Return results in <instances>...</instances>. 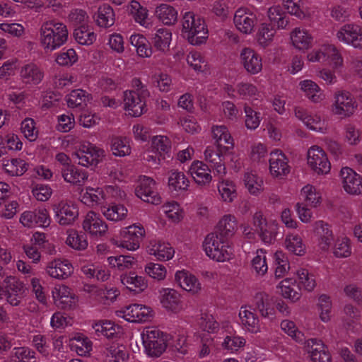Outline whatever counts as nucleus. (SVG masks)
<instances>
[{
    "label": "nucleus",
    "instance_id": "nucleus-2",
    "mask_svg": "<svg viewBox=\"0 0 362 362\" xmlns=\"http://www.w3.org/2000/svg\"><path fill=\"white\" fill-rule=\"evenodd\" d=\"M182 35L193 45L204 43L208 38V30L204 19L193 12H186L182 20Z\"/></svg>",
    "mask_w": 362,
    "mask_h": 362
},
{
    "label": "nucleus",
    "instance_id": "nucleus-56",
    "mask_svg": "<svg viewBox=\"0 0 362 362\" xmlns=\"http://www.w3.org/2000/svg\"><path fill=\"white\" fill-rule=\"evenodd\" d=\"M275 33V28L270 24L262 23L257 35L258 42L264 47L267 46L272 40Z\"/></svg>",
    "mask_w": 362,
    "mask_h": 362
},
{
    "label": "nucleus",
    "instance_id": "nucleus-1",
    "mask_svg": "<svg viewBox=\"0 0 362 362\" xmlns=\"http://www.w3.org/2000/svg\"><path fill=\"white\" fill-rule=\"evenodd\" d=\"M40 43L46 52L63 45L68 39V30L64 23L56 20L45 22L40 28Z\"/></svg>",
    "mask_w": 362,
    "mask_h": 362
},
{
    "label": "nucleus",
    "instance_id": "nucleus-44",
    "mask_svg": "<svg viewBox=\"0 0 362 362\" xmlns=\"http://www.w3.org/2000/svg\"><path fill=\"white\" fill-rule=\"evenodd\" d=\"M110 148L112 153L117 156H124L131 152L129 142L126 137L115 136L112 138Z\"/></svg>",
    "mask_w": 362,
    "mask_h": 362
},
{
    "label": "nucleus",
    "instance_id": "nucleus-37",
    "mask_svg": "<svg viewBox=\"0 0 362 362\" xmlns=\"http://www.w3.org/2000/svg\"><path fill=\"white\" fill-rule=\"evenodd\" d=\"M73 35L75 40L82 45H90L96 40V34L88 25L76 27Z\"/></svg>",
    "mask_w": 362,
    "mask_h": 362
},
{
    "label": "nucleus",
    "instance_id": "nucleus-48",
    "mask_svg": "<svg viewBox=\"0 0 362 362\" xmlns=\"http://www.w3.org/2000/svg\"><path fill=\"white\" fill-rule=\"evenodd\" d=\"M233 255V250L228 245V243L214 247L211 254H208L207 256L211 259L217 262H225L230 259Z\"/></svg>",
    "mask_w": 362,
    "mask_h": 362
},
{
    "label": "nucleus",
    "instance_id": "nucleus-38",
    "mask_svg": "<svg viewBox=\"0 0 362 362\" xmlns=\"http://www.w3.org/2000/svg\"><path fill=\"white\" fill-rule=\"evenodd\" d=\"M156 15L165 25H173L177 20V12L171 6L162 4L156 8Z\"/></svg>",
    "mask_w": 362,
    "mask_h": 362
},
{
    "label": "nucleus",
    "instance_id": "nucleus-60",
    "mask_svg": "<svg viewBox=\"0 0 362 362\" xmlns=\"http://www.w3.org/2000/svg\"><path fill=\"white\" fill-rule=\"evenodd\" d=\"M105 354L113 358V362H125L128 357L126 349L122 345L112 344L106 349Z\"/></svg>",
    "mask_w": 362,
    "mask_h": 362
},
{
    "label": "nucleus",
    "instance_id": "nucleus-30",
    "mask_svg": "<svg viewBox=\"0 0 362 362\" xmlns=\"http://www.w3.org/2000/svg\"><path fill=\"white\" fill-rule=\"evenodd\" d=\"M152 148L158 154V160L171 158V141L165 136H155L152 138Z\"/></svg>",
    "mask_w": 362,
    "mask_h": 362
},
{
    "label": "nucleus",
    "instance_id": "nucleus-51",
    "mask_svg": "<svg viewBox=\"0 0 362 362\" xmlns=\"http://www.w3.org/2000/svg\"><path fill=\"white\" fill-rule=\"evenodd\" d=\"M245 187L250 194L257 195L262 190L263 180L256 174L247 173L244 175Z\"/></svg>",
    "mask_w": 362,
    "mask_h": 362
},
{
    "label": "nucleus",
    "instance_id": "nucleus-39",
    "mask_svg": "<svg viewBox=\"0 0 362 362\" xmlns=\"http://www.w3.org/2000/svg\"><path fill=\"white\" fill-rule=\"evenodd\" d=\"M71 350L79 356H86L92 350V342L83 334L74 337L70 340Z\"/></svg>",
    "mask_w": 362,
    "mask_h": 362
},
{
    "label": "nucleus",
    "instance_id": "nucleus-42",
    "mask_svg": "<svg viewBox=\"0 0 362 362\" xmlns=\"http://www.w3.org/2000/svg\"><path fill=\"white\" fill-rule=\"evenodd\" d=\"M103 214L107 219L117 221L123 219L127 214V209L122 204H111L104 206L101 209Z\"/></svg>",
    "mask_w": 362,
    "mask_h": 362
},
{
    "label": "nucleus",
    "instance_id": "nucleus-28",
    "mask_svg": "<svg viewBox=\"0 0 362 362\" xmlns=\"http://www.w3.org/2000/svg\"><path fill=\"white\" fill-rule=\"evenodd\" d=\"M315 230L320 248L323 250H328L334 239L329 226L323 221H318L315 223Z\"/></svg>",
    "mask_w": 362,
    "mask_h": 362
},
{
    "label": "nucleus",
    "instance_id": "nucleus-24",
    "mask_svg": "<svg viewBox=\"0 0 362 362\" xmlns=\"http://www.w3.org/2000/svg\"><path fill=\"white\" fill-rule=\"evenodd\" d=\"M273 299L266 293H257L254 298L255 310L263 317H270L274 315Z\"/></svg>",
    "mask_w": 362,
    "mask_h": 362
},
{
    "label": "nucleus",
    "instance_id": "nucleus-34",
    "mask_svg": "<svg viewBox=\"0 0 362 362\" xmlns=\"http://www.w3.org/2000/svg\"><path fill=\"white\" fill-rule=\"evenodd\" d=\"M268 17L270 25L274 28L286 29L289 26V17L282 11L279 6H274L269 9Z\"/></svg>",
    "mask_w": 362,
    "mask_h": 362
},
{
    "label": "nucleus",
    "instance_id": "nucleus-64",
    "mask_svg": "<svg viewBox=\"0 0 362 362\" xmlns=\"http://www.w3.org/2000/svg\"><path fill=\"white\" fill-rule=\"evenodd\" d=\"M187 64L196 71L203 72L207 63L199 52H191L187 57Z\"/></svg>",
    "mask_w": 362,
    "mask_h": 362
},
{
    "label": "nucleus",
    "instance_id": "nucleus-15",
    "mask_svg": "<svg viewBox=\"0 0 362 362\" xmlns=\"http://www.w3.org/2000/svg\"><path fill=\"white\" fill-rule=\"evenodd\" d=\"M240 59L241 64L247 73L257 74L262 71V57L252 49L248 47L243 49Z\"/></svg>",
    "mask_w": 362,
    "mask_h": 362
},
{
    "label": "nucleus",
    "instance_id": "nucleus-23",
    "mask_svg": "<svg viewBox=\"0 0 362 362\" xmlns=\"http://www.w3.org/2000/svg\"><path fill=\"white\" fill-rule=\"evenodd\" d=\"M147 251L151 255L155 256L161 261L169 260L174 256L175 250L168 243L160 240H151L147 247Z\"/></svg>",
    "mask_w": 362,
    "mask_h": 362
},
{
    "label": "nucleus",
    "instance_id": "nucleus-3",
    "mask_svg": "<svg viewBox=\"0 0 362 362\" xmlns=\"http://www.w3.org/2000/svg\"><path fill=\"white\" fill-rule=\"evenodd\" d=\"M72 156L78 163L85 167H95L105 156V151L90 142H83L76 147Z\"/></svg>",
    "mask_w": 362,
    "mask_h": 362
},
{
    "label": "nucleus",
    "instance_id": "nucleus-61",
    "mask_svg": "<svg viewBox=\"0 0 362 362\" xmlns=\"http://www.w3.org/2000/svg\"><path fill=\"white\" fill-rule=\"evenodd\" d=\"M13 357L16 362H34L32 360L35 359V352L28 347H16L13 350Z\"/></svg>",
    "mask_w": 362,
    "mask_h": 362
},
{
    "label": "nucleus",
    "instance_id": "nucleus-11",
    "mask_svg": "<svg viewBox=\"0 0 362 362\" xmlns=\"http://www.w3.org/2000/svg\"><path fill=\"white\" fill-rule=\"evenodd\" d=\"M342 187L344 191L350 195L362 194V176L350 168H343L340 171Z\"/></svg>",
    "mask_w": 362,
    "mask_h": 362
},
{
    "label": "nucleus",
    "instance_id": "nucleus-41",
    "mask_svg": "<svg viewBox=\"0 0 362 362\" xmlns=\"http://www.w3.org/2000/svg\"><path fill=\"white\" fill-rule=\"evenodd\" d=\"M242 324L247 329L252 332H256L259 329V320L256 315L246 307H241L239 313Z\"/></svg>",
    "mask_w": 362,
    "mask_h": 362
},
{
    "label": "nucleus",
    "instance_id": "nucleus-46",
    "mask_svg": "<svg viewBox=\"0 0 362 362\" xmlns=\"http://www.w3.org/2000/svg\"><path fill=\"white\" fill-rule=\"evenodd\" d=\"M300 196L305 205L316 207L320 202V195L313 185H307L301 189Z\"/></svg>",
    "mask_w": 362,
    "mask_h": 362
},
{
    "label": "nucleus",
    "instance_id": "nucleus-62",
    "mask_svg": "<svg viewBox=\"0 0 362 362\" xmlns=\"http://www.w3.org/2000/svg\"><path fill=\"white\" fill-rule=\"evenodd\" d=\"M4 293H24L23 284L16 276H8L3 281Z\"/></svg>",
    "mask_w": 362,
    "mask_h": 362
},
{
    "label": "nucleus",
    "instance_id": "nucleus-26",
    "mask_svg": "<svg viewBox=\"0 0 362 362\" xmlns=\"http://www.w3.org/2000/svg\"><path fill=\"white\" fill-rule=\"evenodd\" d=\"M175 279L181 288L193 294L197 293L201 290V284L198 279L187 272H177Z\"/></svg>",
    "mask_w": 362,
    "mask_h": 362
},
{
    "label": "nucleus",
    "instance_id": "nucleus-33",
    "mask_svg": "<svg viewBox=\"0 0 362 362\" xmlns=\"http://www.w3.org/2000/svg\"><path fill=\"white\" fill-rule=\"evenodd\" d=\"M291 39L295 47L298 49H308L313 42V37L305 29L296 28L291 33Z\"/></svg>",
    "mask_w": 362,
    "mask_h": 362
},
{
    "label": "nucleus",
    "instance_id": "nucleus-63",
    "mask_svg": "<svg viewBox=\"0 0 362 362\" xmlns=\"http://www.w3.org/2000/svg\"><path fill=\"white\" fill-rule=\"evenodd\" d=\"M244 111L245 113V126L249 129H257L260 124V112L255 111L247 105H244Z\"/></svg>",
    "mask_w": 362,
    "mask_h": 362
},
{
    "label": "nucleus",
    "instance_id": "nucleus-17",
    "mask_svg": "<svg viewBox=\"0 0 362 362\" xmlns=\"http://www.w3.org/2000/svg\"><path fill=\"white\" fill-rule=\"evenodd\" d=\"M226 152L216 146H208L204 151L205 160L210 163L214 173L218 176L226 174V167L223 163V154Z\"/></svg>",
    "mask_w": 362,
    "mask_h": 362
},
{
    "label": "nucleus",
    "instance_id": "nucleus-36",
    "mask_svg": "<svg viewBox=\"0 0 362 362\" xmlns=\"http://www.w3.org/2000/svg\"><path fill=\"white\" fill-rule=\"evenodd\" d=\"M96 22L98 26L107 28L114 25L115 14L112 8L108 4H103L98 8Z\"/></svg>",
    "mask_w": 362,
    "mask_h": 362
},
{
    "label": "nucleus",
    "instance_id": "nucleus-21",
    "mask_svg": "<svg viewBox=\"0 0 362 362\" xmlns=\"http://www.w3.org/2000/svg\"><path fill=\"white\" fill-rule=\"evenodd\" d=\"M211 168L202 161L197 160L192 163L189 171L198 185H208L212 180Z\"/></svg>",
    "mask_w": 362,
    "mask_h": 362
},
{
    "label": "nucleus",
    "instance_id": "nucleus-20",
    "mask_svg": "<svg viewBox=\"0 0 362 362\" xmlns=\"http://www.w3.org/2000/svg\"><path fill=\"white\" fill-rule=\"evenodd\" d=\"M74 272V267L67 259H54L47 266V272L52 278L65 279Z\"/></svg>",
    "mask_w": 362,
    "mask_h": 362
},
{
    "label": "nucleus",
    "instance_id": "nucleus-9",
    "mask_svg": "<svg viewBox=\"0 0 362 362\" xmlns=\"http://www.w3.org/2000/svg\"><path fill=\"white\" fill-rule=\"evenodd\" d=\"M120 246L128 250H136L145 235V230L141 225L133 224L123 228L120 233Z\"/></svg>",
    "mask_w": 362,
    "mask_h": 362
},
{
    "label": "nucleus",
    "instance_id": "nucleus-29",
    "mask_svg": "<svg viewBox=\"0 0 362 362\" xmlns=\"http://www.w3.org/2000/svg\"><path fill=\"white\" fill-rule=\"evenodd\" d=\"M160 293V303L163 308L175 313L181 309L180 296L175 290L163 288Z\"/></svg>",
    "mask_w": 362,
    "mask_h": 362
},
{
    "label": "nucleus",
    "instance_id": "nucleus-53",
    "mask_svg": "<svg viewBox=\"0 0 362 362\" xmlns=\"http://www.w3.org/2000/svg\"><path fill=\"white\" fill-rule=\"evenodd\" d=\"M93 328L98 337L104 336L107 339H112L117 334L115 326L110 321H101L95 323Z\"/></svg>",
    "mask_w": 362,
    "mask_h": 362
},
{
    "label": "nucleus",
    "instance_id": "nucleus-25",
    "mask_svg": "<svg viewBox=\"0 0 362 362\" xmlns=\"http://www.w3.org/2000/svg\"><path fill=\"white\" fill-rule=\"evenodd\" d=\"M237 230V222L235 216L226 215L219 221L216 230L214 232L219 235L222 240H228L232 238Z\"/></svg>",
    "mask_w": 362,
    "mask_h": 362
},
{
    "label": "nucleus",
    "instance_id": "nucleus-13",
    "mask_svg": "<svg viewBox=\"0 0 362 362\" xmlns=\"http://www.w3.org/2000/svg\"><path fill=\"white\" fill-rule=\"evenodd\" d=\"M56 221L62 226L73 223L78 216L76 206L71 203L61 202L53 206Z\"/></svg>",
    "mask_w": 362,
    "mask_h": 362
},
{
    "label": "nucleus",
    "instance_id": "nucleus-16",
    "mask_svg": "<svg viewBox=\"0 0 362 362\" xmlns=\"http://www.w3.org/2000/svg\"><path fill=\"white\" fill-rule=\"evenodd\" d=\"M122 312L127 321L134 322L148 321L153 315V311L151 308L140 304L129 305Z\"/></svg>",
    "mask_w": 362,
    "mask_h": 362
},
{
    "label": "nucleus",
    "instance_id": "nucleus-12",
    "mask_svg": "<svg viewBox=\"0 0 362 362\" xmlns=\"http://www.w3.org/2000/svg\"><path fill=\"white\" fill-rule=\"evenodd\" d=\"M83 228L85 232L88 233L93 237H101L107 232V225L94 211H89L85 216L83 221Z\"/></svg>",
    "mask_w": 362,
    "mask_h": 362
},
{
    "label": "nucleus",
    "instance_id": "nucleus-18",
    "mask_svg": "<svg viewBox=\"0 0 362 362\" xmlns=\"http://www.w3.org/2000/svg\"><path fill=\"white\" fill-rule=\"evenodd\" d=\"M305 349L310 354L313 362H331V356L321 340L317 339L306 340Z\"/></svg>",
    "mask_w": 362,
    "mask_h": 362
},
{
    "label": "nucleus",
    "instance_id": "nucleus-40",
    "mask_svg": "<svg viewBox=\"0 0 362 362\" xmlns=\"http://www.w3.org/2000/svg\"><path fill=\"white\" fill-rule=\"evenodd\" d=\"M189 180L182 172L174 170L170 173L168 186L170 189L175 191L187 190L189 187Z\"/></svg>",
    "mask_w": 362,
    "mask_h": 362
},
{
    "label": "nucleus",
    "instance_id": "nucleus-59",
    "mask_svg": "<svg viewBox=\"0 0 362 362\" xmlns=\"http://www.w3.org/2000/svg\"><path fill=\"white\" fill-rule=\"evenodd\" d=\"M218 192L223 201L231 202L236 197V189L233 182L223 181L218 185Z\"/></svg>",
    "mask_w": 362,
    "mask_h": 362
},
{
    "label": "nucleus",
    "instance_id": "nucleus-43",
    "mask_svg": "<svg viewBox=\"0 0 362 362\" xmlns=\"http://www.w3.org/2000/svg\"><path fill=\"white\" fill-rule=\"evenodd\" d=\"M286 249L296 255L302 256L305 253V246L302 238L297 234H291L285 240Z\"/></svg>",
    "mask_w": 362,
    "mask_h": 362
},
{
    "label": "nucleus",
    "instance_id": "nucleus-54",
    "mask_svg": "<svg viewBox=\"0 0 362 362\" xmlns=\"http://www.w3.org/2000/svg\"><path fill=\"white\" fill-rule=\"evenodd\" d=\"M107 262L112 267H117L119 270L132 268L136 262L134 257L129 255L109 257Z\"/></svg>",
    "mask_w": 362,
    "mask_h": 362
},
{
    "label": "nucleus",
    "instance_id": "nucleus-55",
    "mask_svg": "<svg viewBox=\"0 0 362 362\" xmlns=\"http://www.w3.org/2000/svg\"><path fill=\"white\" fill-rule=\"evenodd\" d=\"M88 94L81 89L73 90L67 98V104L70 107H83L88 99Z\"/></svg>",
    "mask_w": 362,
    "mask_h": 362
},
{
    "label": "nucleus",
    "instance_id": "nucleus-10",
    "mask_svg": "<svg viewBox=\"0 0 362 362\" xmlns=\"http://www.w3.org/2000/svg\"><path fill=\"white\" fill-rule=\"evenodd\" d=\"M308 163L317 174H327L330 171L331 164L324 150L319 146H312L308 152Z\"/></svg>",
    "mask_w": 362,
    "mask_h": 362
},
{
    "label": "nucleus",
    "instance_id": "nucleus-47",
    "mask_svg": "<svg viewBox=\"0 0 362 362\" xmlns=\"http://www.w3.org/2000/svg\"><path fill=\"white\" fill-rule=\"evenodd\" d=\"M298 288H304L305 291H311L316 286L315 276L305 269H300L297 271Z\"/></svg>",
    "mask_w": 362,
    "mask_h": 362
},
{
    "label": "nucleus",
    "instance_id": "nucleus-45",
    "mask_svg": "<svg viewBox=\"0 0 362 362\" xmlns=\"http://www.w3.org/2000/svg\"><path fill=\"white\" fill-rule=\"evenodd\" d=\"M30 244L49 255L55 252L54 246L47 240L46 235L43 233H35L30 240Z\"/></svg>",
    "mask_w": 362,
    "mask_h": 362
},
{
    "label": "nucleus",
    "instance_id": "nucleus-57",
    "mask_svg": "<svg viewBox=\"0 0 362 362\" xmlns=\"http://www.w3.org/2000/svg\"><path fill=\"white\" fill-rule=\"evenodd\" d=\"M301 89L305 92L306 96L312 101L316 103L320 100V88L313 81L305 80L300 83Z\"/></svg>",
    "mask_w": 362,
    "mask_h": 362
},
{
    "label": "nucleus",
    "instance_id": "nucleus-6",
    "mask_svg": "<svg viewBox=\"0 0 362 362\" xmlns=\"http://www.w3.org/2000/svg\"><path fill=\"white\" fill-rule=\"evenodd\" d=\"M135 194L145 202L154 205L160 203V197L156 190V182L150 177L144 175L139 177Z\"/></svg>",
    "mask_w": 362,
    "mask_h": 362
},
{
    "label": "nucleus",
    "instance_id": "nucleus-22",
    "mask_svg": "<svg viewBox=\"0 0 362 362\" xmlns=\"http://www.w3.org/2000/svg\"><path fill=\"white\" fill-rule=\"evenodd\" d=\"M20 77L25 84L37 85L42 81L44 72L35 64L29 63L21 67Z\"/></svg>",
    "mask_w": 362,
    "mask_h": 362
},
{
    "label": "nucleus",
    "instance_id": "nucleus-4",
    "mask_svg": "<svg viewBox=\"0 0 362 362\" xmlns=\"http://www.w3.org/2000/svg\"><path fill=\"white\" fill-rule=\"evenodd\" d=\"M145 351L150 356H160L166 349V335L156 327H148L141 334Z\"/></svg>",
    "mask_w": 362,
    "mask_h": 362
},
{
    "label": "nucleus",
    "instance_id": "nucleus-14",
    "mask_svg": "<svg viewBox=\"0 0 362 362\" xmlns=\"http://www.w3.org/2000/svg\"><path fill=\"white\" fill-rule=\"evenodd\" d=\"M147 97H141L136 91L124 92V108L129 114L134 117H139L146 111V99Z\"/></svg>",
    "mask_w": 362,
    "mask_h": 362
},
{
    "label": "nucleus",
    "instance_id": "nucleus-8",
    "mask_svg": "<svg viewBox=\"0 0 362 362\" xmlns=\"http://www.w3.org/2000/svg\"><path fill=\"white\" fill-rule=\"evenodd\" d=\"M233 23L239 31L250 34L258 23L257 13L249 8L240 7L235 12Z\"/></svg>",
    "mask_w": 362,
    "mask_h": 362
},
{
    "label": "nucleus",
    "instance_id": "nucleus-52",
    "mask_svg": "<svg viewBox=\"0 0 362 362\" xmlns=\"http://www.w3.org/2000/svg\"><path fill=\"white\" fill-rule=\"evenodd\" d=\"M104 199V193L100 188L86 189V192L81 195V202L86 205L94 206L99 204Z\"/></svg>",
    "mask_w": 362,
    "mask_h": 362
},
{
    "label": "nucleus",
    "instance_id": "nucleus-31",
    "mask_svg": "<svg viewBox=\"0 0 362 362\" xmlns=\"http://www.w3.org/2000/svg\"><path fill=\"white\" fill-rule=\"evenodd\" d=\"M172 33L167 28H159L150 35L151 44L159 51L165 52L168 49Z\"/></svg>",
    "mask_w": 362,
    "mask_h": 362
},
{
    "label": "nucleus",
    "instance_id": "nucleus-50",
    "mask_svg": "<svg viewBox=\"0 0 362 362\" xmlns=\"http://www.w3.org/2000/svg\"><path fill=\"white\" fill-rule=\"evenodd\" d=\"M278 228V224L269 221L266 226L262 228V230H259L257 233L262 242L266 244H272L276 239Z\"/></svg>",
    "mask_w": 362,
    "mask_h": 362
},
{
    "label": "nucleus",
    "instance_id": "nucleus-49",
    "mask_svg": "<svg viewBox=\"0 0 362 362\" xmlns=\"http://www.w3.org/2000/svg\"><path fill=\"white\" fill-rule=\"evenodd\" d=\"M67 245L78 250H85L88 246L87 237L83 232L71 231L66 240Z\"/></svg>",
    "mask_w": 362,
    "mask_h": 362
},
{
    "label": "nucleus",
    "instance_id": "nucleus-58",
    "mask_svg": "<svg viewBox=\"0 0 362 362\" xmlns=\"http://www.w3.org/2000/svg\"><path fill=\"white\" fill-rule=\"evenodd\" d=\"M252 267L256 274L259 276H264L267 273L268 266L267 264L264 251L262 249L257 251V255L252 261Z\"/></svg>",
    "mask_w": 362,
    "mask_h": 362
},
{
    "label": "nucleus",
    "instance_id": "nucleus-19",
    "mask_svg": "<svg viewBox=\"0 0 362 362\" xmlns=\"http://www.w3.org/2000/svg\"><path fill=\"white\" fill-rule=\"evenodd\" d=\"M269 170L274 177H281L290 172L288 159L280 150H275L270 153Z\"/></svg>",
    "mask_w": 362,
    "mask_h": 362
},
{
    "label": "nucleus",
    "instance_id": "nucleus-5",
    "mask_svg": "<svg viewBox=\"0 0 362 362\" xmlns=\"http://www.w3.org/2000/svg\"><path fill=\"white\" fill-rule=\"evenodd\" d=\"M337 39L355 49L362 50V26L356 23L342 25L337 32Z\"/></svg>",
    "mask_w": 362,
    "mask_h": 362
},
{
    "label": "nucleus",
    "instance_id": "nucleus-7",
    "mask_svg": "<svg viewBox=\"0 0 362 362\" xmlns=\"http://www.w3.org/2000/svg\"><path fill=\"white\" fill-rule=\"evenodd\" d=\"M334 99V103L332 106L334 115L340 118H346L354 114L357 104L349 92H339L335 94Z\"/></svg>",
    "mask_w": 362,
    "mask_h": 362
},
{
    "label": "nucleus",
    "instance_id": "nucleus-32",
    "mask_svg": "<svg viewBox=\"0 0 362 362\" xmlns=\"http://www.w3.org/2000/svg\"><path fill=\"white\" fill-rule=\"evenodd\" d=\"M121 282L128 289L136 293L144 291L148 286V283L145 278L138 276L135 272H129V274L122 275Z\"/></svg>",
    "mask_w": 362,
    "mask_h": 362
},
{
    "label": "nucleus",
    "instance_id": "nucleus-27",
    "mask_svg": "<svg viewBox=\"0 0 362 362\" xmlns=\"http://www.w3.org/2000/svg\"><path fill=\"white\" fill-rule=\"evenodd\" d=\"M61 173L64 180L76 185H82L88 179V173L84 170L78 169L74 165H66L61 168Z\"/></svg>",
    "mask_w": 362,
    "mask_h": 362
},
{
    "label": "nucleus",
    "instance_id": "nucleus-35",
    "mask_svg": "<svg viewBox=\"0 0 362 362\" xmlns=\"http://www.w3.org/2000/svg\"><path fill=\"white\" fill-rule=\"evenodd\" d=\"M28 164L21 158L4 160L3 168L11 176H21L28 170Z\"/></svg>",
    "mask_w": 362,
    "mask_h": 362
}]
</instances>
